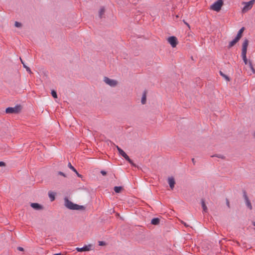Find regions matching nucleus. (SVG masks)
<instances>
[{"label": "nucleus", "instance_id": "f3484780", "mask_svg": "<svg viewBox=\"0 0 255 255\" xmlns=\"http://www.w3.org/2000/svg\"><path fill=\"white\" fill-rule=\"evenodd\" d=\"M105 11V8L104 7H101L99 11V16L100 18L102 17L103 15L104 14Z\"/></svg>", "mask_w": 255, "mask_h": 255}, {"label": "nucleus", "instance_id": "58836bf2", "mask_svg": "<svg viewBox=\"0 0 255 255\" xmlns=\"http://www.w3.org/2000/svg\"><path fill=\"white\" fill-rule=\"evenodd\" d=\"M253 136L255 138V131H254V132L253 133Z\"/></svg>", "mask_w": 255, "mask_h": 255}, {"label": "nucleus", "instance_id": "6e6552de", "mask_svg": "<svg viewBox=\"0 0 255 255\" xmlns=\"http://www.w3.org/2000/svg\"><path fill=\"white\" fill-rule=\"evenodd\" d=\"M119 153L121 156H122L129 163L134 165V164L132 162V161L130 159L129 156L126 153V152L122 149L121 150L119 149Z\"/></svg>", "mask_w": 255, "mask_h": 255}, {"label": "nucleus", "instance_id": "f704fd0d", "mask_svg": "<svg viewBox=\"0 0 255 255\" xmlns=\"http://www.w3.org/2000/svg\"><path fill=\"white\" fill-rule=\"evenodd\" d=\"M249 64L250 69H251L252 66H253L252 62L251 61H249Z\"/></svg>", "mask_w": 255, "mask_h": 255}, {"label": "nucleus", "instance_id": "f03ea898", "mask_svg": "<svg viewBox=\"0 0 255 255\" xmlns=\"http://www.w3.org/2000/svg\"><path fill=\"white\" fill-rule=\"evenodd\" d=\"M248 44L249 40L247 39H245L242 45V56L245 64H247L248 63L246 56Z\"/></svg>", "mask_w": 255, "mask_h": 255}, {"label": "nucleus", "instance_id": "f8f14e48", "mask_svg": "<svg viewBox=\"0 0 255 255\" xmlns=\"http://www.w3.org/2000/svg\"><path fill=\"white\" fill-rule=\"evenodd\" d=\"M168 182L170 188L173 189L175 184L174 178L173 177H169L168 179Z\"/></svg>", "mask_w": 255, "mask_h": 255}, {"label": "nucleus", "instance_id": "9b49d317", "mask_svg": "<svg viewBox=\"0 0 255 255\" xmlns=\"http://www.w3.org/2000/svg\"><path fill=\"white\" fill-rule=\"evenodd\" d=\"M30 206L32 208L36 210H40L43 209L42 206L37 203H31Z\"/></svg>", "mask_w": 255, "mask_h": 255}, {"label": "nucleus", "instance_id": "ea45409f", "mask_svg": "<svg viewBox=\"0 0 255 255\" xmlns=\"http://www.w3.org/2000/svg\"><path fill=\"white\" fill-rule=\"evenodd\" d=\"M253 225L254 226H255V222H254L253 223Z\"/></svg>", "mask_w": 255, "mask_h": 255}, {"label": "nucleus", "instance_id": "bb28decb", "mask_svg": "<svg viewBox=\"0 0 255 255\" xmlns=\"http://www.w3.org/2000/svg\"><path fill=\"white\" fill-rule=\"evenodd\" d=\"M14 25L15 27H20L21 26V23L19 22L15 21V23H14Z\"/></svg>", "mask_w": 255, "mask_h": 255}, {"label": "nucleus", "instance_id": "39448f33", "mask_svg": "<svg viewBox=\"0 0 255 255\" xmlns=\"http://www.w3.org/2000/svg\"><path fill=\"white\" fill-rule=\"evenodd\" d=\"M255 0H251L248 2H243V4H245V6L242 8V12L246 13L249 10H250L254 4Z\"/></svg>", "mask_w": 255, "mask_h": 255}, {"label": "nucleus", "instance_id": "5701e85b", "mask_svg": "<svg viewBox=\"0 0 255 255\" xmlns=\"http://www.w3.org/2000/svg\"><path fill=\"white\" fill-rule=\"evenodd\" d=\"M220 74L222 76H223L224 78H225V79L227 80V81L230 80L229 77L228 76H227L226 75L224 74L221 71H220Z\"/></svg>", "mask_w": 255, "mask_h": 255}, {"label": "nucleus", "instance_id": "a211bd4d", "mask_svg": "<svg viewBox=\"0 0 255 255\" xmlns=\"http://www.w3.org/2000/svg\"><path fill=\"white\" fill-rule=\"evenodd\" d=\"M20 60H21V63L23 65V66L26 69V70L29 73H31L32 72H31L30 69L25 64V63L23 62L21 58H20Z\"/></svg>", "mask_w": 255, "mask_h": 255}, {"label": "nucleus", "instance_id": "0eeeda50", "mask_svg": "<svg viewBox=\"0 0 255 255\" xmlns=\"http://www.w3.org/2000/svg\"><path fill=\"white\" fill-rule=\"evenodd\" d=\"M167 41L172 47H175L178 44L177 39L175 36H172L169 37Z\"/></svg>", "mask_w": 255, "mask_h": 255}, {"label": "nucleus", "instance_id": "e433bc0d", "mask_svg": "<svg viewBox=\"0 0 255 255\" xmlns=\"http://www.w3.org/2000/svg\"><path fill=\"white\" fill-rule=\"evenodd\" d=\"M116 147L118 150V151L119 152V149L121 150L122 149L120 147H119L118 146H116Z\"/></svg>", "mask_w": 255, "mask_h": 255}, {"label": "nucleus", "instance_id": "473e14b6", "mask_svg": "<svg viewBox=\"0 0 255 255\" xmlns=\"http://www.w3.org/2000/svg\"><path fill=\"white\" fill-rule=\"evenodd\" d=\"M17 250L20 251H23V248L20 247L17 248Z\"/></svg>", "mask_w": 255, "mask_h": 255}, {"label": "nucleus", "instance_id": "ddd939ff", "mask_svg": "<svg viewBox=\"0 0 255 255\" xmlns=\"http://www.w3.org/2000/svg\"><path fill=\"white\" fill-rule=\"evenodd\" d=\"M239 39L236 37L232 41L230 42L228 46V48H230L235 45L239 41Z\"/></svg>", "mask_w": 255, "mask_h": 255}, {"label": "nucleus", "instance_id": "7ed1b4c3", "mask_svg": "<svg viewBox=\"0 0 255 255\" xmlns=\"http://www.w3.org/2000/svg\"><path fill=\"white\" fill-rule=\"evenodd\" d=\"M223 5V0H218L214 2L211 6L210 9L216 11H219Z\"/></svg>", "mask_w": 255, "mask_h": 255}, {"label": "nucleus", "instance_id": "c85d7f7f", "mask_svg": "<svg viewBox=\"0 0 255 255\" xmlns=\"http://www.w3.org/2000/svg\"><path fill=\"white\" fill-rule=\"evenodd\" d=\"M226 205L228 206V207L230 208V202H229V200L228 199H226Z\"/></svg>", "mask_w": 255, "mask_h": 255}, {"label": "nucleus", "instance_id": "a878e982", "mask_svg": "<svg viewBox=\"0 0 255 255\" xmlns=\"http://www.w3.org/2000/svg\"><path fill=\"white\" fill-rule=\"evenodd\" d=\"M58 175H61V176H63L64 177H66V174L61 171H58L57 172V176H58Z\"/></svg>", "mask_w": 255, "mask_h": 255}, {"label": "nucleus", "instance_id": "cd10ccee", "mask_svg": "<svg viewBox=\"0 0 255 255\" xmlns=\"http://www.w3.org/2000/svg\"><path fill=\"white\" fill-rule=\"evenodd\" d=\"M99 245L100 246H105L106 245V243L104 241H99L98 242Z\"/></svg>", "mask_w": 255, "mask_h": 255}, {"label": "nucleus", "instance_id": "9d476101", "mask_svg": "<svg viewBox=\"0 0 255 255\" xmlns=\"http://www.w3.org/2000/svg\"><path fill=\"white\" fill-rule=\"evenodd\" d=\"M92 246L91 245H89L88 246L85 245L82 248H77L76 250L78 252L89 251L91 250Z\"/></svg>", "mask_w": 255, "mask_h": 255}, {"label": "nucleus", "instance_id": "6ab92c4d", "mask_svg": "<svg viewBox=\"0 0 255 255\" xmlns=\"http://www.w3.org/2000/svg\"><path fill=\"white\" fill-rule=\"evenodd\" d=\"M141 102L142 104H145L146 103V92H144L142 95Z\"/></svg>", "mask_w": 255, "mask_h": 255}, {"label": "nucleus", "instance_id": "4be33fe9", "mask_svg": "<svg viewBox=\"0 0 255 255\" xmlns=\"http://www.w3.org/2000/svg\"><path fill=\"white\" fill-rule=\"evenodd\" d=\"M68 167L71 169V170H72L74 172H75L76 173H77V171L76 170V169L72 165V164H71L70 162H69L68 164Z\"/></svg>", "mask_w": 255, "mask_h": 255}, {"label": "nucleus", "instance_id": "b1692460", "mask_svg": "<svg viewBox=\"0 0 255 255\" xmlns=\"http://www.w3.org/2000/svg\"><path fill=\"white\" fill-rule=\"evenodd\" d=\"M51 95H52V96H53V98H57V93H56V92L55 90H52V91H51Z\"/></svg>", "mask_w": 255, "mask_h": 255}, {"label": "nucleus", "instance_id": "c756f323", "mask_svg": "<svg viewBox=\"0 0 255 255\" xmlns=\"http://www.w3.org/2000/svg\"><path fill=\"white\" fill-rule=\"evenodd\" d=\"M5 163L3 161H0V166H5Z\"/></svg>", "mask_w": 255, "mask_h": 255}, {"label": "nucleus", "instance_id": "1a4fd4ad", "mask_svg": "<svg viewBox=\"0 0 255 255\" xmlns=\"http://www.w3.org/2000/svg\"><path fill=\"white\" fill-rule=\"evenodd\" d=\"M243 193H244L243 196H244V198L245 200L246 206L250 210H252L253 207H252L251 203V202H250V200H249V198H248V196L247 195V193H246V191H244Z\"/></svg>", "mask_w": 255, "mask_h": 255}, {"label": "nucleus", "instance_id": "2eb2a0df", "mask_svg": "<svg viewBox=\"0 0 255 255\" xmlns=\"http://www.w3.org/2000/svg\"><path fill=\"white\" fill-rule=\"evenodd\" d=\"M244 30L245 28L244 27H242L238 31V34L236 37L238 39H240L242 36V33L244 32Z\"/></svg>", "mask_w": 255, "mask_h": 255}, {"label": "nucleus", "instance_id": "dca6fc26", "mask_svg": "<svg viewBox=\"0 0 255 255\" xmlns=\"http://www.w3.org/2000/svg\"><path fill=\"white\" fill-rule=\"evenodd\" d=\"M201 204H202V208H203V212H204V213L207 212L208 209H207V206L206 205V204H205V201H204V199H202V200H201Z\"/></svg>", "mask_w": 255, "mask_h": 255}, {"label": "nucleus", "instance_id": "37998d69", "mask_svg": "<svg viewBox=\"0 0 255 255\" xmlns=\"http://www.w3.org/2000/svg\"><path fill=\"white\" fill-rule=\"evenodd\" d=\"M176 17L177 18H178V15H177L176 16Z\"/></svg>", "mask_w": 255, "mask_h": 255}, {"label": "nucleus", "instance_id": "423d86ee", "mask_svg": "<svg viewBox=\"0 0 255 255\" xmlns=\"http://www.w3.org/2000/svg\"><path fill=\"white\" fill-rule=\"evenodd\" d=\"M104 81L109 86L114 87L117 86L118 82L113 79H111L107 77H104Z\"/></svg>", "mask_w": 255, "mask_h": 255}, {"label": "nucleus", "instance_id": "20e7f679", "mask_svg": "<svg viewBox=\"0 0 255 255\" xmlns=\"http://www.w3.org/2000/svg\"><path fill=\"white\" fill-rule=\"evenodd\" d=\"M21 110L20 105H16L14 107H8L5 110L6 114H17Z\"/></svg>", "mask_w": 255, "mask_h": 255}, {"label": "nucleus", "instance_id": "393cba45", "mask_svg": "<svg viewBox=\"0 0 255 255\" xmlns=\"http://www.w3.org/2000/svg\"><path fill=\"white\" fill-rule=\"evenodd\" d=\"M212 157H217L220 158L224 159L225 156L224 155H222L221 154H215L214 155L212 156Z\"/></svg>", "mask_w": 255, "mask_h": 255}, {"label": "nucleus", "instance_id": "aec40b11", "mask_svg": "<svg viewBox=\"0 0 255 255\" xmlns=\"http://www.w3.org/2000/svg\"><path fill=\"white\" fill-rule=\"evenodd\" d=\"M123 189L121 186H115L114 187V191L116 193H120Z\"/></svg>", "mask_w": 255, "mask_h": 255}, {"label": "nucleus", "instance_id": "a19ab883", "mask_svg": "<svg viewBox=\"0 0 255 255\" xmlns=\"http://www.w3.org/2000/svg\"><path fill=\"white\" fill-rule=\"evenodd\" d=\"M56 255H61V253L56 254Z\"/></svg>", "mask_w": 255, "mask_h": 255}, {"label": "nucleus", "instance_id": "4c0bfd02", "mask_svg": "<svg viewBox=\"0 0 255 255\" xmlns=\"http://www.w3.org/2000/svg\"><path fill=\"white\" fill-rule=\"evenodd\" d=\"M78 177H81V175L79 174L78 172L76 173Z\"/></svg>", "mask_w": 255, "mask_h": 255}, {"label": "nucleus", "instance_id": "7c9ffc66", "mask_svg": "<svg viewBox=\"0 0 255 255\" xmlns=\"http://www.w3.org/2000/svg\"><path fill=\"white\" fill-rule=\"evenodd\" d=\"M101 173L103 175H104V176H105V175H106L107 174V172H106V171H104V170H102V171H101Z\"/></svg>", "mask_w": 255, "mask_h": 255}, {"label": "nucleus", "instance_id": "412c9836", "mask_svg": "<svg viewBox=\"0 0 255 255\" xmlns=\"http://www.w3.org/2000/svg\"><path fill=\"white\" fill-rule=\"evenodd\" d=\"M49 197L51 201H53L55 200V194L52 192L48 193Z\"/></svg>", "mask_w": 255, "mask_h": 255}, {"label": "nucleus", "instance_id": "2f4dec72", "mask_svg": "<svg viewBox=\"0 0 255 255\" xmlns=\"http://www.w3.org/2000/svg\"><path fill=\"white\" fill-rule=\"evenodd\" d=\"M183 21L189 28H190L189 24L187 22H186L185 20H183Z\"/></svg>", "mask_w": 255, "mask_h": 255}, {"label": "nucleus", "instance_id": "c9c22d12", "mask_svg": "<svg viewBox=\"0 0 255 255\" xmlns=\"http://www.w3.org/2000/svg\"><path fill=\"white\" fill-rule=\"evenodd\" d=\"M192 161L194 164H195V161L194 158L192 159Z\"/></svg>", "mask_w": 255, "mask_h": 255}, {"label": "nucleus", "instance_id": "79ce46f5", "mask_svg": "<svg viewBox=\"0 0 255 255\" xmlns=\"http://www.w3.org/2000/svg\"><path fill=\"white\" fill-rule=\"evenodd\" d=\"M184 225L186 226H187V225H186V224L185 223H183Z\"/></svg>", "mask_w": 255, "mask_h": 255}, {"label": "nucleus", "instance_id": "f257e3e1", "mask_svg": "<svg viewBox=\"0 0 255 255\" xmlns=\"http://www.w3.org/2000/svg\"><path fill=\"white\" fill-rule=\"evenodd\" d=\"M65 206L69 209L70 210H85V207L83 206L79 205L76 204H74L71 201L69 200L67 198H65L64 199Z\"/></svg>", "mask_w": 255, "mask_h": 255}, {"label": "nucleus", "instance_id": "72a5a7b5", "mask_svg": "<svg viewBox=\"0 0 255 255\" xmlns=\"http://www.w3.org/2000/svg\"><path fill=\"white\" fill-rule=\"evenodd\" d=\"M251 70L252 71L253 73L255 74V69L253 66H252Z\"/></svg>", "mask_w": 255, "mask_h": 255}, {"label": "nucleus", "instance_id": "4468645a", "mask_svg": "<svg viewBox=\"0 0 255 255\" xmlns=\"http://www.w3.org/2000/svg\"><path fill=\"white\" fill-rule=\"evenodd\" d=\"M160 223V219L158 218H155L151 220V224L154 225H157Z\"/></svg>", "mask_w": 255, "mask_h": 255}]
</instances>
